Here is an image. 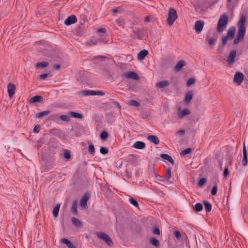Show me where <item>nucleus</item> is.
<instances>
[{
	"label": "nucleus",
	"instance_id": "a19ab883",
	"mask_svg": "<svg viewBox=\"0 0 248 248\" xmlns=\"http://www.w3.org/2000/svg\"><path fill=\"white\" fill-rule=\"evenodd\" d=\"M60 119L64 122H69L70 121V118L67 115H62L59 116Z\"/></svg>",
	"mask_w": 248,
	"mask_h": 248
},
{
	"label": "nucleus",
	"instance_id": "393cba45",
	"mask_svg": "<svg viewBox=\"0 0 248 248\" xmlns=\"http://www.w3.org/2000/svg\"><path fill=\"white\" fill-rule=\"evenodd\" d=\"M203 203L205 206V210L206 212L207 213L210 212L212 210V204L211 203L207 200H204L203 201Z\"/></svg>",
	"mask_w": 248,
	"mask_h": 248
},
{
	"label": "nucleus",
	"instance_id": "6ab92c4d",
	"mask_svg": "<svg viewBox=\"0 0 248 248\" xmlns=\"http://www.w3.org/2000/svg\"><path fill=\"white\" fill-rule=\"evenodd\" d=\"M235 31V27L234 26H232L228 30L227 34L226 35L229 37V39H231L234 37Z\"/></svg>",
	"mask_w": 248,
	"mask_h": 248
},
{
	"label": "nucleus",
	"instance_id": "412c9836",
	"mask_svg": "<svg viewBox=\"0 0 248 248\" xmlns=\"http://www.w3.org/2000/svg\"><path fill=\"white\" fill-rule=\"evenodd\" d=\"M147 139L155 145H157L159 143L158 138L155 135H149L147 137Z\"/></svg>",
	"mask_w": 248,
	"mask_h": 248
},
{
	"label": "nucleus",
	"instance_id": "423d86ee",
	"mask_svg": "<svg viewBox=\"0 0 248 248\" xmlns=\"http://www.w3.org/2000/svg\"><path fill=\"white\" fill-rule=\"evenodd\" d=\"M16 90V86L13 83L10 82L7 85V92L8 93L9 97L11 98L13 97Z\"/></svg>",
	"mask_w": 248,
	"mask_h": 248
},
{
	"label": "nucleus",
	"instance_id": "7ed1b4c3",
	"mask_svg": "<svg viewBox=\"0 0 248 248\" xmlns=\"http://www.w3.org/2000/svg\"><path fill=\"white\" fill-rule=\"evenodd\" d=\"M143 32L142 30L139 28L135 29L132 30L131 32L130 35L133 39H138L142 40L143 36Z\"/></svg>",
	"mask_w": 248,
	"mask_h": 248
},
{
	"label": "nucleus",
	"instance_id": "4d7b16f0",
	"mask_svg": "<svg viewBox=\"0 0 248 248\" xmlns=\"http://www.w3.org/2000/svg\"><path fill=\"white\" fill-rule=\"evenodd\" d=\"M170 155H168V154H161L160 155V156L164 159H165V160H167V159L168 158V157H169Z\"/></svg>",
	"mask_w": 248,
	"mask_h": 248
},
{
	"label": "nucleus",
	"instance_id": "f8f14e48",
	"mask_svg": "<svg viewBox=\"0 0 248 248\" xmlns=\"http://www.w3.org/2000/svg\"><path fill=\"white\" fill-rule=\"evenodd\" d=\"M243 158L242 160V163L243 166H246L248 165V156H247V151L246 149L245 142H244V143H243Z\"/></svg>",
	"mask_w": 248,
	"mask_h": 248
},
{
	"label": "nucleus",
	"instance_id": "72a5a7b5",
	"mask_svg": "<svg viewBox=\"0 0 248 248\" xmlns=\"http://www.w3.org/2000/svg\"><path fill=\"white\" fill-rule=\"evenodd\" d=\"M50 111L49 110H45L43 111L39 112L36 114L37 118H42L44 116L47 115L48 114Z\"/></svg>",
	"mask_w": 248,
	"mask_h": 248
},
{
	"label": "nucleus",
	"instance_id": "603ef678",
	"mask_svg": "<svg viewBox=\"0 0 248 248\" xmlns=\"http://www.w3.org/2000/svg\"><path fill=\"white\" fill-rule=\"evenodd\" d=\"M88 151H89V152L91 154H92V153H94V146L93 144H90L89 146Z\"/></svg>",
	"mask_w": 248,
	"mask_h": 248
},
{
	"label": "nucleus",
	"instance_id": "1a4fd4ad",
	"mask_svg": "<svg viewBox=\"0 0 248 248\" xmlns=\"http://www.w3.org/2000/svg\"><path fill=\"white\" fill-rule=\"evenodd\" d=\"M244 78V76L242 73L240 72H237L234 75L233 81L240 85L243 82Z\"/></svg>",
	"mask_w": 248,
	"mask_h": 248
},
{
	"label": "nucleus",
	"instance_id": "f257e3e1",
	"mask_svg": "<svg viewBox=\"0 0 248 248\" xmlns=\"http://www.w3.org/2000/svg\"><path fill=\"white\" fill-rule=\"evenodd\" d=\"M228 23V17L227 13L223 14L219 17L217 25V31L221 32L223 31Z\"/></svg>",
	"mask_w": 248,
	"mask_h": 248
},
{
	"label": "nucleus",
	"instance_id": "864d4df0",
	"mask_svg": "<svg viewBox=\"0 0 248 248\" xmlns=\"http://www.w3.org/2000/svg\"><path fill=\"white\" fill-rule=\"evenodd\" d=\"M100 151L102 154H106L108 152V149L105 147H101L100 149Z\"/></svg>",
	"mask_w": 248,
	"mask_h": 248
},
{
	"label": "nucleus",
	"instance_id": "c03bdc74",
	"mask_svg": "<svg viewBox=\"0 0 248 248\" xmlns=\"http://www.w3.org/2000/svg\"><path fill=\"white\" fill-rule=\"evenodd\" d=\"M108 137V132L106 131H103L100 134V138L102 140H106Z\"/></svg>",
	"mask_w": 248,
	"mask_h": 248
},
{
	"label": "nucleus",
	"instance_id": "e433bc0d",
	"mask_svg": "<svg viewBox=\"0 0 248 248\" xmlns=\"http://www.w3.org/2000/svg\"><path fill=\"white\" fill-rule=\"evenodd\" d=\"M152 232L154 234L159 235L160 232L159 227L157 226H154L152 229Z\"/></svg>",
	"mask_w": 248,
	"mask_h": 248
},
{
	"label": "nucleus",
	"instance_id": "bf43d9fd",
	"mask_svg": "<svg viewBox=\"0 0 248 248\" xmlns=\"http://www.w3.org/2000/svg\"><path fill=\"white\" fill-rule=\"evenodd\" d=\"M177 134L180 135V136H182V135H184L185 133V131L184 129H180L179 130H178L177 132Z\"/></svg>",
	"mask_w": 248,
	"mask_h": 248
},
{
	"label": "nucleus",
	"instance_id": "58836bf2",
	"mask_svg": "<svg viewBox=\"0 0 248 248\" xmlns=\"http://www.w3.org/2000/svg\"><path fill=\"white\" fill-rule=\"evenodd\" d=\"M171 173V169L170 167H169L167 169V171L165 176V178L166 180H169L170 179Z\"/></svg>",
	"mask_w": 248,
	"mask_h": 248
},
{
	"label": "nucleus",
	"instance_id": "774afa93",
	"mask_svg": "<svg viewBox=\"0 0 248 248\" xmlns=\"http://www.w3.org/2000/svg\"><path fill=\"white\" fill-rule=\"evenodd\" d=\"M53 68L56 70H58L60 68V65L58 63L55 64L53 65Z\"/></svg>",
	"mask_w": 248,
	"mask_h": 248
},
{
	"label": "nucleus",
	"instance_id": "a878e982",
	"mask_svg": "<svg viewBox=\"0 0 248 248\" xmlns=\"http://www.w3.org/2000/svg\"><path fill=\"white\" fill-rule=\"evenodd\" d=\"M43 99L42 97L40 95H36L32 97L29 100L30 103H34L35 102H40Z\"/></svg>",
	"mask_w": 248,
	"mask_h": 248
},
{
	"label": "nucleus",
	"instance_id": "9b49d317",
	"mask_svg": "<svg viewBox=\"0 0 248 248\" xmlns=\"http://www.w3.org/2000/svg\"><path fill=\"white\" fill-rule=\"evenodd\" d=\"M77 21V18L76 16L73 15L69 16L64 21V24L69 26L71 24L76 23Z\"/></svg>",
	"mask_w": 248,
	"mask_h": 248
},
{
	"label": "nucleus",
	"instance_id": "20e7f679",
	"mask_svg": "<svg viewBox=\"0 0 248 248\" xmlns=\"http://www.w3.org/2000/svg\"><path fill=\"white\" fill-rule=\"evenodd\" d=\"M123 76L127 79H133L135 80H139L140 77L139 75L133 71H127L124 72Z\"/></svg>",
	"mask_w": 248,
	"mask_h": 248
},
{
	"label": "nucleus",
	"instance_id": "4c0bfd02",
	"mask_svg": "<svg viewBox=\"0 0 248 248\" xmlns=\"http://www.w3.org/2000/svg\"><path fill=\"white\" fill-rule=\"evenodd\" d=\"M80 23L81 25H84L86 22L87 19L86 16L84 14H81L80 16Z\"/></svg>",
	"mask_w": 248,
	"mask_h": 248
},
{
	"label": "nucleus",
	"instance_id": "ddd939ff",
	"mask_svg": "<svg viewBox=\"0 0 248 248\" xmlns=\"http://www.w3.org/2000/svg\"><path fill=\"white\" fill-rule=\"evenodd\" d=\"M90 198V194L89 193H85L81 198V199L80 201V205L81 207H85L87 206V202L88 200Z\"/></svg>",
	"mask_w": 248,
	"mask_h": 248
},
{
	"label": "nucleus",
	"instance_id": "dca6fc26",
	"mask_svg": "<svg viewBox=\"0 0 248 248\" xmlns=\"http://www.w3.org/2000/svg\"><path fill=\"white\" fill-rule=\"evenodd\" d=\"M149 54L148 51L146 49H143L139 52L137 55V58L139 60L144 59L145 57Z\"/></svg>",
	"mask_w": 248,
	"mask_h": 248
},
{
	"label": "nucleus",
	"instance_id": "f3484780",
	"mask_svg": "<svg viewBox=\"0 0 248 248\" xmlns=\"http://www.w3.org/2000/svg\"><path fill=\"white\" fill-rule=\"evenodd\" d=\"M186 64V62L184 60H180L174 66V70L177 72L179 71Z\"/></svg>",
	"mask_w": 248,
	"mask_h": 248
},
{
	"label": "nucleus",
	"instance_id": "4468645a",
	"mask_svg": "<svg viewBox=\"0 0 248 248\" xmlns=\"http://www.w3.org/2000/svg\"><path fill=\"white\" fill-rule=\"evenodd\" d=\"M245 33V32L238 31L237 34V36L234 38L233 40V44H237L239 43L241 40L243 39Z\"/></svg>",
	"mask_w": 248,
	"mask_h": 248
},
{
	"label": "nucleus",
	"instance_id": "8fccbe9b",
	"mask_svg": "<svg viewBox=\"0 0 248 248\" xmlns=\"http://www.w3.org/2000/svg\"><path fill=\"white\" fill-rule=\"evenodd\" d=\"M64 156L66 159H69L71 157L70 151L67 150H65L64 153Z\"/></svg>",
	"mask_w": 248,
	"mask_h": 248
},
{
	"label": "nucleus",
	"instance_id": "49530a36",
	"mask_svg": "<svg viewBox=\"0 0 248 248\" xmlns=\"http://www.w3.org/2000/svg\"><path fill=\"white\" fill-rule=\"evenodd\" d=\"M130 105L132 106L139 107L140 104L137 100H131L130 101Z\"/></svg>",
	"mask_w": 248,
	"mask_h": 248
},
{
	"label": "nucleus",
	"instance_id": "c85d7f7f",
	"mask_svg": "<svg viewBox=\"0 0 248 248\" xmlns=\"http://www.w3.org/2000/svg\"><path fill=\"white\" fill-rule=\"evenodd\" d=\"M193 209L195 212L202 211L203 210V205L200 202L197 203L193 206Z\"/></svg>",
	"mask_w": 248,
	"mask_h": 248
},
{
	"label": "nucleus",
	"instance_id": "39448f33",
	"mask_svg": "<svg viewBox=\"0 0 248 248\" xmlns=\"http://www.w3.org/2000/svg\"><path fill=\"white\" fill-rule=\"evenodd\" d=\"M246 17L244 16H241L240 19L237 23L238 26V31L246 32Z\"/></svg>",
	"mask_w": 248,
	"mask_h": 248
},
{
	"label": "nucleus",
	"instance_id": "473e14b6",
	"mask_svg": "<svg viewBox=\"0 0 248 248\" xmlns=\"http://www.w3.org/2000/svg\"><path fill=\"white\" fill-rule=\"evenodd\" d=\"M49 63L47 62H38L36 64V67L38 68H44L48 65Z\"/></svg>",
	"mask_w": 248,
	"mask_h": 248
},
{
	"label": "nucleus",
	"instance_id": "052dcab7",
	"mask_svg": "<svg viewBox=\"0 0 248 248\" xmlns=\"http://www.w3.org/2000/svg\"><path fill=\"white\" fill-rule=\"evenodd\" d=\"M229 174V170L228 167H225L223 175L225 177H227Z\"/></svg>",
	"mask_w": 248,
	"mask_h": 248
},
{
	"label": "nucleus",
	"instance_id": "4be33fe9",
	"mask_svg": "<svg viewBox=\"0 0 248 248\" xmlns=\"http://www.w3.org/2000/svg\"><path fill=\"white\" fill-rule=\"evenodd\" d=\"M193 93L192 91H188L185 96L184 101L186 104L189 103L190 101L192 99Z\"/></svg>",
	"mask_w": 248,
	"mask_h": 248
},
{
	"label": "nucleus",
	"instance_id": "0eeeda50",
	"mask_svg": "<svg viewBox=\"0 0 248 248\" xmlns=\"http://www.w3.org/2000/svg\"><path fill=\"white\" fill-rule=\"evenodd\" d=\"M82 94L84 95H103L105 93L102 91H86L84 90L82 91Z\"/></svg>",
	"mask_w": 248,
	"mask_h": 248
},
{
	"label": "nucleus",
	"instance_id": "3c124183",
	"mask_svg": "<svg viewBox=\"0 0 248 248\" xmlns=\"http://www.w3.org/2000/svg\"><path fill=\"white\" fill-rule=\"evenodd\" d=\"M174 235L177 239H180L181 237V233L177 230L174 231Z\"/></svg>",
	"mask_w": 248,
	"mask_h": 248
},
{
	"label": "nucleus",
	"instance_id": "338daca9",
	"mask_svg": "<svg viewBox=\"0 0 248 248\" xmlns=\"http://www.w3.org/2000/svg\"><path fill=\"white\" fill-rule=\"evenodd\" d=\"M98 32L105 33L106 32V30L105 28H100L97 30Z\"/></svg>",
	"mask_w": 248,
	"mask_h": 248
},
{
	"label": "nucleus",
	"instance_id": "b1692460",
	"mask_svg": "<svg viewBox=\"0 0 248 248\" xmlns=\"http://www.w3.org/2000/svg\"><path fill=\"white\" fill-rule=\"evenodd\" d=\"M149 242L152 245L155 246L156 248H159L160 246L159 241L154 237H151L150 238Z\"/></svg>",
	"mask_w": 248,
	"mask_h": 248
},
{
	"label": "nucleus",
	"instance_id": "5701e85b",
	"mask_svg": "<svg viewBox=\"0 0 248 248\" xmlns=\"http://www.w3.org/2000/svg\"><path fill=\"white\" fill-rule=\"evenodd\" d=\"M62 243L67 245L68 248H77V247L68 239L63 238L61 240Z\"/></svg>",
	"mask_w": 248,
	"mask_h": 248
},
{
	"label": "nucleus",
	"instance_id": "9d476101",
	"mask_svg": "<svg viewBox=\"0 0 248 248\" xmlns=\"http://www.w3.org/2000/svg\"><path fill=\"white\" fill-rule=\"evenodd\" d=\"M236 55V51L235 50H232L230 52L227 61L229 64H232L234 62Z\"/></svg>",
	"mask_w": 248,
	"mask_h": 248
},
{
	"label": "nucleus",
	"instance_id": "2eb2a0df",
	"mask_svg": "<svg viewBox=\"0 0 248 248\" xmlns=\"http://www.w3.org/2000/svg\"><path fill=\"white\" fill-rule=\"evenodd\" d=\"M96 235L100 239L103 240L108 245V236L102 232H96Z\"/></svg>",
	"mask_w": 248,
	"mask_h": 248
},
{
	"label": "nucleus",
	"instance_id": "e2e57ef3",
	"mask_svg": "<svg viewBox=\"0 0 248 248\" xmlns=\"http://www.w3.org/2000/svg\"><path fill=\"white\" fill-rule=\"evenodd\" d=\"M167 160L172 165H173L174 164V161L173 158L170 155L169 156Z\"/></svg>",
	"mask_w": 248,
	"mask_h": 248
},
{
	"label": "nucleus",
	"instance_id": "13d9d810",
	"mask_svg": "<svg viewBox=\"0 0 248 248\" xmlns=\"http://www.w3.org/2000/svg\"><path fill=\"white\" fill-rule=\"evenodd\" d=\"M215 39L213 37H211L208 40V43L209 45H212L214 44Z\"/></svg>",
	"mask_w": 248,
	"mask_h": 248
},
{
	"label": "nucleus",
	"instance_id": "cd10ccee",
	"mask_svg": "<svg viewBox=\"0 0 248 248\" xmlns=\"http://www.w3.org/2000/svg\"><path fill=\"white\" fill-rule=\"evenodd\" d=\"M68 114L73 118L78 119H82L83 118L82 114L78 112L74 111H69Z\"/></svg>",
	"mask_w": 248,
	"mask_h": 248
},
{
	"label": "nucleus",
	"instance_id": "aec40b11",
	"mask_svg": "<svg viewBox=\"0 0 248 248\" xmlns=\"http://www.w3.org/2000/svg\"><path fill=\"white\" fill-rule=\"evenodd\" d=\"M133 147L136 149H143L145 147V143L142 141H138L134 143Z\"/></svg>",
	"mask_w": 248,
	"mask_h": 248
},
{
	"label": "nucleus",
	"instance_id": "6e6d98bb",
	"mask_svg": "<svg viewBox=\"0 0 248 248\" xmlns=\"http://www.w3.org/2000/svg\"><path fill=\"white\" fill-rule=\"evenodd\" d=\"M153 18V17L152 16H148L145 17L144 21L145 22H149L150 20Z\"/></svg>",
	"mask_w": 248,
	"mask_h": 248
},
{
	"label": "nucleus",
	"instance_id": "de8ad7c7",
	"mask_svg": "<svg viewBox=\"0 0 248 248\" xmlns=\"http://www.w3.org/2000/svg\"><path fill=\"white\" fill-rule=\"evenodd\" d=\"M228 39H229V37H227V36L223 35L222 36V44L223 46H225L226 44Z\"/></svg>",
	"mask_w": 248,
	"mask_h": 248
},
{
	"label": "nucleus",
	"instance_id": "37998d69",
	"mask_svg": "<svg viewBox=\"0 0 248 248\" xmlns=\"http://www.w3.org/2000/svg\"><path fill=\"white\" fill-rule=\"evenodd\" d=\"M206 181V179L205 178H201L198 182V186L200 187L202 186L205 183Z\"/></svg>",
	"mask_w": 248,
	"mask_h": 248
},
{
	"label": "nucleus",
	"instance_id": "680f3d73",
	"mask_svg": "<svg viewBox=\"0 0 248 248\" xmlns=\"http://www.w3.org/2000/svg\"><path fill=\"white\" fill-rule=\"evenodd\" d=\"M115 164L116 167H117L118 168H121L123 164V162L122 161H117L115 162Z\"/></svg>",
	"mask_w": 248,
	"mask_h": 248
},
{
	"label": "nucleus",
	"instance_id": "f03ea898",
	"mask_svg": "<svg viewBox=\"0 0 248 248\" xmlns=\"http://www.w3.org/2000/svg\"><path fill=\"white\" fill-rule=\"evenodd\" d=\"M177 18V14L176 10L173 7L170 8L167 19L168 24L171 26Z\"/></svg>",
	"mask_w": 248,
	"mask_h": 248
},
{
	"label": "nucleus",
	"instance_id": "09e8293b",
	"mask_svg": "<svg viewBox=\"0 0 248 248\" xmlns=\"http://www.w3.org/2000/svg\"><path fill=\"white\" fill-rule=\"evenodd\" d=\"M116 22L119 26H122L123 23H124V19L123 17H120L116 20Z\"/></svg>",
	"mask_w": 248,
	"mask_h": 248
},
{
	"label": "nucleus",
	"instance_id": "7c9ffc66",
	"mask_svg": "<svg viewBox=\"0 0 248 248\" xmlns=\"http://www.w3.org/2000/svg\"><path fill=\"white\" fill-rule=\"evenodd\" d=\"M72 223L76 227H80L82 225L81 222L75 217H73L71 218Z\"/></svg>",
	"mask_w": 248,
	"mask_h": 248
},
{
	"label": "nucleus",
	"instance_id": "79ce46f5",
	"mask_svg": "<svg viewBox=\"0 0 248 248\" xmlns=\"http://www.w3.org/2000/svg\"><path fill=\"white\" fill-rule=\"evenodd\" d=\"M191 151H192L191 148H187L186 149H185L182 150V151L181 152L180 154H181V155H186L189 154Z\"/></svg>",
	"mask_w": 248,
	"mask_h": 248
},
{
	"label": "nucleus",
	"instance_id": "6e6552de",
	"mask_svg": "<svg viewBox=\"0 0 248 248\" xmlns=\"http://www.w3.org/2000/svg\"><path fill=\"white\" fill-rule=\"evenodd\" d=\"M204 22L203 20H199L196 21L194 25V29L196 32L200 33L203 29Z\"/></svg>",
	"mask_w": 248,
	"mask_h": 248
},
{
	"label": "nucleus",
	"instance_id": "5fc2aeb1",
	"mask_svg": "<svg viewBox=\"0 0 248 248\" xmlns=\"http://www.w3.org/2000/svg\"><path fill=\"white\" fill-rule=\"evenodd\" d=\"M39 131H40V125H39V124L36 125L33 129V131L34 133H38L39 132Z\"/></svg>",
	"mask_w": 248,
	"mask_h": 248
},
{
	"label": "nucleus",
	"instance_id": "f704fd0d",
	"mask_svg": "<svg viewBox=\"0 0 248 248\" xmlns=\"http://www.w3.org/2000/svg\"><path fill=\"white\" fill-rule=\"evenodd\" d=\"M129 202L130 203L134 205L136 207H139V204L138 202L136 199H135L134 198H133L131 196H130L129 198Z\"/></svg>",
	"mask_w": 248,
	"mask_h": 248
},
{
	"label": "nucleus",
	"instance_id": "c9c22d12",
	"mask_svg": "<svg viewBox=\"0 0 248 248\" xmlns=\"http://www.w3.org/2000/svg\"><path fill=\"white\" fill-rule=\"evenodd\" d=\"M60 207V204H57L53 208V215L54 217H57L58 216Z\"/></svg>",
	"mask_w": 248,
	"mask_h": 248
},
{
	"label": "nucleus",
	"instance_id": "bb28decb",
	"mask_svg": "<svg viewBox=\"0 0 248 248\" xmlns=\"http://www.w3.org/2000/svg\"><path fill=\"white\" fill-rule=\"evenodd\" d=\"M169 82L168 80H163L157 82L155 85L159 88H162L169 86Z\"/></svg>",
	"mask_w": 248,
	"mask_h": 248
},
{
	"label": "nucleus",
	"instance_id": "a211bd4d",
	"mask_svg": "<svg viewBox=\"0 0 248 248\" xmlns=\"http://www.w3.org/2000/svg\"><path fill=\"white\" fill-rule=\"evenodd\" d=\"M124 11V9L122 6H118L115 7L111 10L112 16H117L118 14H120L122 12Z\"/></svg>",
	"mask_w": 248,
	"mask_h": 248
},
{
	"label": "nucleus",
	"instance_id": "2f4dec72",
	"mask_svg": "<svg viewBox=\"0 0 248 248\" xmlns=\"http://www.w3.org/2000/svg\"><path fill=\"white\" fill-rule=\"evenodd\" d=\"M71 211L74 215H76L78 213L77 211V201L75 200L72 202Z\"/></svg>",
	"mask_w": 248,
	"mask_h": 248
},
{
	"label": "nucleus",
	"instance_id": "c756f323",
	"mask_svg": "<svg viewBox=\"0 0 248 248\" xmlns=\"http://www.w3.org/2000/svg\"><path fill=\"white\" fill-rule=\"evenodd\" d=\"M190 113V111L189 110V109L185 108L181 112L179 113V114H178V116L179 118H182L184 116L189 114Z\"/></svg>",
	"mask_w": 248,
	"mask_h": 248
},
{
	"label": "nucleus",
	"instance_id": "0e129e2a",
	"mask_svg": "<svg viewBox=\"0 0 248 248\" xmlns=\"http://www.w3.org/2000/svg\"><path fill=\"white\" fill-rule=\"evenodd\" d=\"M47 77V74H43L40 75V78L41 79H44Z\"/></svg>",
	"mask_w": 248,
	"mask_h": 248
},
{
	"label": "nucleus",
	"instance_id": "69168bd1",
	"mask_svg": "<svg viewBox=\"0 0 248 248\" xmlns=\"http://www.w3.org/2000/svg\"><path fill=\"white\" fill-rule=\"evenodd\" d=\"M59 116L58 115H54L51 116L50 119L53 121H56L58 119Z\"/></svg>",
	"mask_w": 248,
	"mask_h": 248
},
{
	"label": "nucleus",
	"instance_id": "a18cd8bd",
	"mask_svg": "<svg viewBox=\"0 0 248 248\" xmlns=\"http://www.w3.org/2000/svg\"><path fill=\"white\" fill-rule=\"evenodd\" d=\"M217 184H215L213 187H212V189H211V193L212 195H216L217 193Z\"/></svg>",
	"mask_w": 248,
	"mask_h": 248
},
{
	"label": "nucleus",
	"instance_id": "ea45409f",
	"mask_svg": "<svg viewBox=\"0 0 248 248\" xmlns=\"http://www.w3.org/2000/svg\"><path fill=\"white\" fill-rule=\"evenodd\" d=\"M196 78L192 77L191 78H189L186 83V85L187 86H190L192 84H194L196 82Z\"/></svg>",
	"mask_w": 248,
	"mask_h": 248
}]
</instances>
